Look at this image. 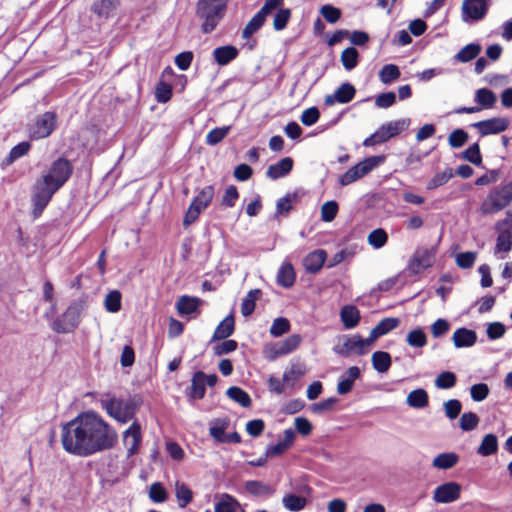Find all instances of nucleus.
<instances>
[{
  "mask_svg": "<svg viewBox=\"0 0 512 512\" xmlns=\"http://www.w3.org/2000/svg\"><path fill=\"white\" fill-rule=\"evenodd\" d=\"M459 461V456L454 452H445L437 455L432 462L434 468L448 470L454 467Z\"/></svg>",
  "mask_w": 512,
  "mask_h": 512,
  "instance_id": "obj_32",
  "label": "nucleus"
},
{
  "mask_svg": "<svg viewBox=\"0 0 512 512\" xmlns=\"http://www.w3.org/2000/svg\"><path fill=\"white\" fill-rule=\"evenodd\" d=\"M85 306L84 300L72 301L66 310L52 322L51 329L60 334L73 332L81 322V314Z\"/></svg>",
  "mask_w": 512,
  "mask_h": 512,
  "instance_id": "obj_5",
  "label": "nucleus"
},
{
  "mask_svg": "<svg viewBox=\"0 0 512 512\" xmlns=\"http://www.w3.org/2000/svg\"><path fill=\"white\" fill-rule=\"evenodd\" d=\"M141 442V425L138 420H134L132 424L123 432V444L127 449L128 458L138 453Z\"/></svg>",
  "mask_w": 512,
  "mask_h": 512,
  "instance_id": "obj_13",
  "label": "nucleus"
},
{
  "mask_svg": "<svg viewBox=\"0 0 512 512\" xmlns=\"http://www.w3.org/2000/svg\"><path fill=\"white\" fill-rule=\"evenodd\" d=\"M72 173V163L64 157H59L51 163L43 177L60 189L70 179Z\"/></svg>",
  "mask_w": 512,
  "mask_h": 512,
  "instance_id": "obj_9",
  "label": "nucleus"
},
{
  "mask_svg": "<svg viewBox=\"0 0 512 512\" xmlns=\"http://www.w3.org/2000/svg\"><path fill=\"white\" fill-rule=\"evenodd\" d=\"M282 505L291 512H299L306 507L307 499L302 495L287 493L282 498Z\"/></svg>",
  "mask_w": 512,
  "mask_h": 512,
  "instance_id": "obj_31",
  "label": "nucleus"
},
{
  "mask_svg": "<svg viewBox=\"0 0 512 512\" xmlns=\"http://www.w3.org/2000/svg\"><path fill=\"white\" fill-rule=\"evenodd\" d=\"M58 126V115L55 111H46L35 116L27 124L26 131L31 140L48 138Z\"/></svg>",
  "mask_w": 512,
  "mask_h": 512,
  "instance_id": "obj_6",
  "label": "nucleus"
},
{
  "mask_svg": "<svg viewBox=\"0 0 512 512\" xmlns=\"http://www.w3.org/2000/svg\"><path fill=\"white\" fill-rule=\"evenodd\" d=\"M290 327L291 325L287 318L278 317L272 322L269 332L271 336L277 338L289 332Z\"/></svg>",
  "mask_w": 512,
  "mask_h": 512,
  "instance_id": "obj_53",
  "label": "nucleus"
},
{
  "mask_svg": "<svg viewBox=\"0 0 512 512\" xmlns=\"http://www.w3.org/2000/svg\"><path fill=\"white\" fill-rule=\"evenodd\" d=\"M372 366L378 373H385L389 370L392 360L391 355L385 351H375L371 357Z\"/></svg>",
  "mask_w": 512,
  "mask_h": 512,
  "instance_id": "obj_35",
  "label": "nucleus"
},
{
  "mask_svg": "<svg viewBox=\"0 0 512 512\" xmlns=\"http://www.w3.org/2000/svg\"><path fill=\"white\" fill-rule=\"evenodd\" d=\"M461 485L450 481L437 486L433 492V500L436 503L448 504L460 498Z\"/></svg>",
  "mask_w": 512,
  "mask_h": 512,
  "instance_id": "obj_16",
  "label": "nucleus"
},
{
  "mask_svg": "<svg viewBox=\"0 0 512 512\" xmlns=\"http://www.w3.org/2000/svg\"><path fill=\"white\" fill-rule=\"evenodd\" d=\"M340 318L345 329H353L360 322V312L354 305H345L341 308Z\"/></svg>",
  "mask_w": 512,
  "mask_h": 512,
  "instance_id": "obj_26",
  "label": "nucleus"
},
{
  "mask_svg": "<svg viewBox=\"0 0 512 512\" xmlns=\"http://www.w3.org/2000/svg\"><path fill=\"white\" fill-rule=\"evenodd\" d=\"M100 406L106 413L117 422L126 424L134 419L142 405L140 396H130L127 399L106 394L100 399Z\"/></svg>",
  "mask_w": 512,
  "mask_h": 512,
  "instance_id": "obj_2",
  "label": "nucleus"
},
{
  "mask_svg": "<svg viewBox=\"0 0 512 512\" xmlns=\"http://www.w3.org/2000/svg\"><path fill=\"white\" fill-rule=\"evenodd\" d=\"M230 129V126L216 127L212 129L206 136V143L211 146L220 143L228 135Z\"/></svg>",
  "mask_w": 512,
  "mask_h": 512,
  "instance_id": "obj_54",
  "label": "nucleus"
},
{
  "mask_svg": "<svg viewBox=\"0 0 512 512\" xmlns=\"http://www.w3.org/2000/svg\"><path fill=\"white\" fill-rule=\"evenodd\" d=\"M119 5L118 0H95L91 5V11L99 18L108 19Z\"/></svg>",
  "mask_w": 512,
  "mask_h": 512,
  "instance_id": "obj_24",
  "label": "nucleus"
},
{
  "mask_svg": "<svg viewBox=\"0 0 512 512\" xmlns=\"http://www.w3.org/2000/svg\"><path fill=\"white\" fill-rule=\"evenodd\" d=\"M172 86L163 81L160 80L156 87H155V98L159 103H166L168 102L172 97Z\"/></svg>",
  "mask_w": 512,
  "mask_h": 512,
  "instance_id": "obj_52",
  "label": "nucleus"
},
{
  "mask_svg": "<svg viewBox=\"0 0 512 512\" xmlns=\"http://www.w3.org/2000/svg\"><path fill=\"white\" fill-rule=\"evenodd\" d=\"M296 199V193H287L284 197L279 198L276 203V215L289 214L293 208L291 203Z\"/></svg>",
  "mask_w": 512,
  "mask_h": 512,
  "instance_id": "obj_55",
  "label": "nucleus"
},
{
  "mask_svg": "<svg viewBox=\"0 0 512 512\" xmlns=\"http://www.w3.org/2000/svg\"><path fill=\"white\" fill-rule=\"evenodd\" d=\"M406 402L412 408L421 409L428 405L429 397L424 389L418 388L408 394Z\"/></svg>",
  "mask_w": 512,
  "mask_h": 512,
  "instance_id": "obj_36",
  "label": "nucleus"
},
{
  "mask_svg": "<svg viewBox=\"0 0 512 512\" xmlns=\"http://www.w3.org/2000/svg\"><path fill=\"white\" fill-rule=\"evenodd\" d=\"M214 512H245V510L236 498L224 493L215 502Z\"/></svg>",
  "mask_w": 512,
  "mask_h": 512,
  "instance_id": "obj_25",
  "label": "nucleus"
},
{
  "mask_svg": "<svg viewBox=\"0 0 512 512\" xmlns=\"http://www.w3.org/2000/svg\"><path fill=\"white\" fill-rule=\"evenodd\" d=\"M479 424V417L474 412H465L461 415L459 426L463 431L474 430Z\"/></svg>",
  "mask_w": 512,
  "mask_h": 512,
  "instance_id": "obj_58",
  "label": "nucleus"
},
{
  "mask_svg": "<svg viewBox=\"0 0 512 512\" xmlns=\"http://www.w3.org/2000/svg\"><path fill=\"white\" fill-rule=\"evenodd\" d=\"M411 124L410 118H403L395 121H390L385 123L384 125L388 129L389 134H391V138L397 136L402 131L406 130Z\"/></svg>",
  "mask_w": 512,
  "mask_h": 512,
  "instance_id": "obj_61",
  "label": "nucleus"
},
{
  "mask_svg": "<svg viewBox=\"0 0 512 512\" xmlns=\"http://www.w3.org/2000/svg\"><path fill=\"white\" fill-rule=\"evenodd\" d=\"M117 431L97 412L88 410L61 425L63 449L77 457H89L112 449Z\"/></svg>",
  "mask_w": 512,
  "mask_h": 512,
  "instance_id": "obj_1",
  "label": "nucleus"
},
{
  "mask_svg": "<svg viewBox=\"0 0 512 512\" xmlns=\"http://www.w3.org/2000/svg\"><path fill=\"white\" fill-rule=\"evenodd\" d=\"M383 160V156H371L365 158L363 161L354 165L339 177L340 185L347 186L362 178L371 172L375 167H377L381 162H383Z\"/></svg>",
  "mask_w": 512,
  "mask_h": 512,
  "instance_id": "obj_8",
  "label": "nucleus"
},
{
  "mask_svg": "<svg viewBox=\"0 0 512 512\" xmlns=\"http://www.w3.org/2000/svg\"><path fill=\"white\" fill-rule=\"evenodd\" d=\"M400 324V320L396 317H387L382 319L374 328V335L384 336L394 330Z\"/></svg>",
  "mask_w": 512,
  "mask_h": 512,
  "instance_id": "obj_44",
  "label": "nucleus"
},
{
  "mask_svg": "<svg viewBox=\"0 0 512 512\" xmlns=\"http://www.w3.org/2000/svg\"><path fill=\"white\" fill-rule=\"evenodd\" d=\"M235 321L232 314L226 316L216 327L213 333V340H224L234 332Z\"/></svg>",
  "mask_w": 512,
  "mask_h": 512,
  "instance_id": "obj_29",
  "label": "nucleus"
},
{
  "mask_svg": "<svg viewBox=\"0 0 512 512\" xmlns=\"http://www.w3.org/2000/svg\"><path fill=\"white\" fill-rule=\"evenodd\" d=\"M31 148V144L28 141H22L12 147L7 157L4 159V164L10 165L19 158L25 156Z\"/></svg>",
  "mask_w": 512,
  "mask_h": 512,
  "instance_id": "obj_42",
  "label": "nucleus"
},
{
  "mask_svg": "<svg viewBox=\"0 0 512 512\" xmlns=\"http://www.w3.org/2000/svg\"><path fill=\"white\" fill-rule=\"evenodd\" d=\"M261 295L260 289L250 290L241 303V313L244 317L250 316L256 307V300Z\"/></svg>",
  "mask_w": 512,
  "mask_h": 512,
  "instance_id": "obj_41",
  "label": "nucleus"
},
{
  "mask_svg": "<svg viewBox=\"0 0 512 512\" xmlns=\"http://www.w3.org/2000/svg\"><path fill=\"white\" fill-rule=\"evenodd\" d=\"M205 373L197 371L193 374L191 379V386L186 390V395L189 401L201 400L206 393V385L203 381Z\"/></svg>",
  "mask_w": 512,
  "mask_h": 512,
  "instance_id": "obj_19",
  "label": "nucleus"
},
{
  "mask_svg": "<svg viewBox=\"0 0 512 512\" xmlns=\"http://www.w3.org/2000/svg\"><path fill=\"white\" fill-rule=\"evenodd\" d=\"M245 489L254 496H270L274 493V489L270 485L258 480L246 481Z\"/></svg>",
  "mask_w": 512,
  "mask_h": 512,
  "instance_id": "obj_37",
  "label": "nucleus"
},
{
  "mask_svg": "<svg viewBox=\"0 0 512 512\" xmlns=\"http://www.w3.org/2000/svg\"><path fill=\"white\" fill-rule=\"evenodd\" d=\"M355 94V87L349 82H344L333 94L327 95L324 102L327 106H332L335 103L347 104L353 100Z\"/></svg>",
  "mask_w": 512,
  "mask_h": 512,
  "instance_id": "obj_17",
  "label": "nucleus"
},
{
  "mask_svg": "<svg viewBox=\"0 0 512 512\" xmlns=\"http://www.w3.org/2000/svg\"><path fill=\"white\" fill-rule=\"evenodd\" d=\"M452 340L456 348L471 347L477 341V334L474 330L461 327L454 332Z\"/></svg>",
  "mask_w": 512,
  "mask_h": 512,
  "instance_id": "obj_23",
  "label": "nucleus"
},
{
  "mask_svg": "<svg viewBox=\"0 0 512 512\" xmlns=\"http://www.w3.org/2000/svg\"><path fill=\"white\" fill-rule=\"evenodd\" d=\"M306 373L305 366L302 364H292L283 373V381L293 385L300 377Z\"/></svg>",
  "mask_w": 512,
  "mask_h": 512,
  "instance_id": "obj_46",
  "label": "nucleus"
},
{
  "mask_svg": "<svg viewBox=\"0 0 512 512\" xmlns=\"http://www.w3.org/2000/svg\"><path fill=\"white\" fill-rule=\"evenodd\" d=\"M436 248H418L411 259L408 262L406 267L407 272L413 275H418L424 270L431 267L435 261Z\"/></svg>",
  "mask_w": 512,
  "mask_h": 512,
  "instance_id": "obj_11",
  "label": "nucleus"
},
{
  "mask_svg": "<svg viewBox=\"0 0 512 512\" xmlns=\"http://www.w3.org/2000/svg\"><path fill=\"white\" fill-rule=\"evenodd\" d=\"M228 420H217L214 425L209 429L210 435L219 443H224L226 438V429L228 427Z\"/></svg>",
  "mask_w": 512,
  "mask_h": 512,
  "instance_id": "obj_60",
  "label": "nucleus"
},
{
  "mask_svg": "<svg viewBox=\"0 0 512 512\" xmlns=\"http://www.w3.org/2000/svg\"><path fill=\"white\" fill-rule=\"evenodd\" d=\"M59 189L56 188L52 183H50L43 176L36 180L33 186L32 193V204H33V214L35 217H38L42 214L43 210L49 204L53 195Z\"/></svg>",
  "mask_w": 512,
  "mask_h": 512,
  "instance_id": "obj_7",
  "label": "nucleus"
},
{
  "mask_svg": "<svg viewBox=\"0 0 512 512\" xmlns=\"http://www.w3.org/2000/svg\"><path fill=\"white\" fill-rule=\"evenodd\" d=\"M400 69L395 64H386L379 71V79L383 84H390L400 77Z\"/></svg>",
  "mask_w": 512,
  "mask_h": 512,
  "instance_id": "obj_43",
  "label": "nucleus"
},
{
  "mask_svg": "<svg viewBox=\"0 0 512 512\" xmlns=\"http://www.w3.org/2000/svg\"><path fill=\"white\" fill-rule=\"evenodd\" d=\"M199 303L200 300L198 298L182 296L177 301V311L180 315H190L198 309Z\"/></svg>",
  "mask_w": 512,
  "mask_h": 512,
  "instance_id": "obj_38",
  "label": "nucleus"
},
{
  "mask_svg": "<svg viewBox=\"0 0 512 512\" xmlns=\"http://www.w3.org/2000/svg\"><path fill=\"white\" fill-rule=\"evenodd\" d=\"M361 377L360 368L357 366L349 367L344 374L339 377L337 384V393L346 395L352 391L354 382Z\"/></svg>",
  "mask_w": 512,
  "mask_h": 512,
  "instance_id": "obj_18",
  "label": "nucleus"
},
{
  "mask_svg": "<svg viewBox=\"0 0 512 512\" xmlns=\"http://www.w3.org/2000/svg\"><path fill=\"white\" fill-rule=\"evenodd\" d=\"M291 17V10L288 8H282L277 11L273 20V28L276 31H281L286 28L289 19Z\"/></svg>",
  "mask_w": 512,
  "mask_h": 512,
  "instance_id": "obj_63",
  "label": "nucleus"
},
{
  "mask_svg": "<svg viewBox=\"0 0 512 512\" xmlns=\"http://www.w3.org/2000/svg\"><path fill=\"white\" fill-rule=\"evenodd\" d=\"M468 133L461 128L453 130L448 137V143L452 148H460L468 141Z\"/></svg>",
  "mask_w": 512,
  "mask_h": 512,
  "instance_id": "obj_59",
  "label": "nucleus"
},
{
  "mask_svg": "<svg viewBox=\"0 0 512 512\" xmlns=\"http://www.w3.org/2000/svg\"><path fill=\"white\" fill-rule=\"evenodd\" d=\"M406 341L411 347L422 348L427 344V336L422 328H416L407 334Z\"/></svg>",
  "mask_w": 512,
  "mask_h": 512,
  "instance_id": "obj_49",
  "label": "nucleus"
},
{
  "mask_svg": "<svg viewBox=\"0 0 512 512\" xmlns=\"http://www.w3.org/2000/svg\"><path fill=\"white\" fill-rule=\"evenodd\" d=\"M491 5V0H463L461 18L464 23H475L482 20Z\"/></svg>",
  "mask_w": 512,
  "mask_h": 512,
  "instance_id": "obj_12",
  "label": "nucleus"
},
{
  "mask_svg": "<svg viewBox=\"0 0 512 512\" xmlns=\"http://www.w3.org/2000/svg\"><path fill=\"white\" fill-rule=\"evenodd\" d=\"M498 451V439L495 434H486L479 447L477 448V453L481 456L487 457L495 454Z\"/></svg>",
  "mask_w": 512,
  "mask_h": 512,
  "instance_id": "obj_34",
  "label": "nucleus"
},
{
  "mask_svg": "<svg viewBox=\"0 0 512 512\" xmlns=\"http://www.w3.org/2000/svg\"><path fill=\"white\" fill-rule=\"evenodd\" d=\"M296 279L295 271L290 262H284L277 272V283L284 288L294 285Z\"/></svg>",
  "mask_w": 512,
  "mask_h": 512,
  "instance_id": "obj_27",
  "label": "nucleus"
},
{
  "mask_svg": "<svg viewBox=\"0 0 512 512\" xmlns=\"http://www.w3.org/2000/svg\"><path fill=\"white\" fill-rule=\"evenodd\" d=\"M456 375L450 371L441 372L435 379V386L438 389H450L456 384Z\"/></svg>",
  "mask_w": 512,
  "mask_h": 512,
  "instance_id": "obj_56",
  "label": "nucleus"
},
{
  "mask_svg": "<svg viewBox=\"0 0 512 512\" xmlns=\"http://www.w3.org/2000/svg\"><path fill=\"white\" fill-rule=\"evenodd\" d=\"M471 127L478 130L481 137L504 132L509 126V120L505 117H494L472 123Z\"/></svg>",
  "mask_w": 512,
  "mask_h": 512,
  "instance_id": "obj_15",
  "label": "nucleus"
},
{
  "mask_svg": "<svg viewBox=\"0 0 512 512\" xmlns=\"http://www.w3.org/2000/svg\"><path fill=\"white\" fill-rule=\"evenodd\" d=\"M175 496L179 507L185 508L193 500L192 490L184 482L175 483Z\"/></svg>",
  "mask_w": 512,
  "mask_h": 512,
  "instance_id": "obj_39",
  "label": "nucleus"
},
{
  "mask_svg": "<svg viewBox=\"0 0 512 512\" xmlns=\"http://www.w3.org/2000/svg\"><path fill=\"white\" fill-rule=\"evenodd\" d=\"M481 52V45L478 43H470L464 46L458 53H456L452 61L454 63H467L475 59Z\"/></svg>",
  "mask_w": 512,
  "mask_h": 512,
  "instance_id": "obj_28",
  "label": "nucleus"
},
{
  "mask_svg": "<svg viewBox=\"0 0 512 512\" xmlns=\"http://www.w3.org/2000/svg\"><path fill=\"white\" fill-rule=\"evenodd\" d=\"M341 62L343 67L350 71L354 69L359 62V53L356 48L348 47L341 54Z\"/></svg>",
  "mask_w": 512,
  "mask_h": 512,
  "instance_id": "obj_45",
  "label": "nucleus"
},
{
  "mask_svg": "<svg viewBox=\"0 0 512 512\" xmlns=\"http://www.w3.org/2000/svg\"><path fill=\"white\" fill-rule=\"evenodd\" d=\"M338 203L334 200L325 202L321 207V219L324 222H331L338 213Z\"/></svg>",
  "mask_w": 512,
  "mask_h": 512,
  "instance_id": "obj_62",
  "label": "nucleus"
},
{
  "mask_svg": "<svg viewBox=\"0 0 512 512\" xmlns=\"http://www.w3.org/2000/svg\"><path fill=\"white\" fill-rule=\"evenodd\" d=\"M301 342V335L292 334L283 341L267 345L264 349L265 357L269 361H274L281 356L288 355L295 351L299 347Z\"/></svg>",
  "mask_w": 512,
  "mask_h": 512,
  "instance_id": "obj_10",
  "label": "nucleus"
},
{
  "mask_svg": "<svg viewBox=\"0 0 512 512\" xmlns=\"http://www.w3.org/2000/svg\"><path fill=\"white\" fill-rule=\"evenodd\" d=\"M453 177V170L446 168L443 172L435 174L427 183V190H434L446 184Z\"/></svg>",
  "mask_w": 512,
  "mask_h": 512,
  "instance_id": "obj_48",
  "label": "nucleus"
},
{
  "mask_svg": "<svg viewBox=\"0 0 512 512\" xmlns=\"http://www.w3.org/2000/svg\"><path fill=\"white\" fill-rule=\"evenodd\" d=\"M226 395L234 402L240 404L242 407L247 408L251 406V398L249 394L240 387L232 386L227 389Z\"/></svg>",
  "mask_w": 512,
  "mask_h": 512,
  "instance_id": "obj_40",
  "label": "nucleus"
},
{
  "mask_svg": "<svg viewBox=\"0 0 512 512\" xmlns=\"http://www.w3.org/2000/svg\"><path fill=\"white\" fill-rule=\"evenodd\" d=\"M239 50L233 45L217 47L213 50V57L219 66H226L237 58Z\"/></svg>",
  "mask_w": 512,
  "mask_h": 512,
  "instance_id": "obj_22",
  "label": "nucleus"
},
{
  "mask_svg": "<svg viewBox=\"0 0 512 512\" xmlns=\"http://www.w3.org/2000/svg\"><path fill=\"white\" fill-rule=\"evenodd\" d=\"M214 197V187L207 185L203 187L198 194L193 198L191 205L198 208L201 212L207 208L212 202Z\"/></svg>",
  "mask_w": 512,
  "mask_h": 512,
  "instance_id": "obj_30",
  "label": "nucleus"
},
{
  "mask_svg": "<svg viewBox=\"0 0 512 512\" xmlns=\"http://www.w3.org/2000/svg\"><path fill=\"white\" fill-rule=\"evenodd\" d=\"M225 4H219L212 0H199L196 7V15L202 21L203 33H211L224 17Z\"/></svg>",
  "mask_w": 512,
  "mask_h": 512,
  "instance_id": "obj_4",
  "label": "nucleus"
},
{
  "mask_svg": "<svg viewBox=\"0 0 512 512\" xmlns=\"http://www.w3.org/2000/svg\"><path fill=\"white\" fill-rule=\"evenodd\" d=\"M461 157L476 166H480L482 164V155L479 144L477 142L473 143L469 148L462 152Z\"/></svg>",
  "mask_w": 512,
  "mask_h": 512,
  "instance_id": "obj_51",
  "label": "nucleus"
},
{
  "mask_svg": "<svg viewBox=\"0 0 512 512\" xmlns=\"http://www.w3.org/2000/svg\"><path fill=\"white\" fill-rule=\"evenodd\" d=\"M327 254L323 249L310 252L303 260V265L308 273L316 274L323 267Z\"/></svg>",
  "mask_w": 512,
  "mask_h": 512,
  "instance_id": "obj_20",
  "label": "nucleus"
},
{
  "mask_svg": "<svg viewBox=\"0 0 512 512\" xmlns=\"http://www.w3.org/2000/svg\"><path fill=\"white\" fill-rule=\"evenodd\" d=\"M122 295L118 290L110 291L104 301L105 309L110 313H116L121 309Z\"/></svg>",
  "mask_w": 512,
  "mask_h": 512,
  "instance_id": "obj_50",
  "label": "nucleus"
},
{
  "mask_svg": "<svg viewBox=\"0 0 512 512\" xmlns=\"http://www.w3.org/2000/svg\"><path fill=\"white\" fill-rule=\"evenodd\" d=\"M293 168V160L291 157L282 158L275 164L268 167L266 176L272 180H277L288 175Z\"/></svg>",
  "mask_w": 512,
  "mask_h": 512,
  "instance_id": "obj_21",
  "label": "nucleus"
},
{
  "mask_svg": "<svg viewBox=\"0 0 512 512\" xmlns=\"http://www.w3.org/2000/svg\"><path fill=\"white\" fill-rule=\"evenodd\" d=\"M334 352L342 357H348L351 354L364 355L366 350L363 349V338L358 335H344L341 345L333 348Z\"/></svg>",
  "mask_w": 512,
  "mask_h": 512,
  "instance_id": "obj_14",
  "label": "nucleus"
},
{
  "mask_svg": "<svg viewBox=\"0 0 512 512\" xmlns=\"http://www.w3.org/2000/svg\"><path fill=\"white\" fill-rule=\"evenodd\" d=\"M512 201V180L492 188L486 198L481 202L480 213L492 215L500 212Z\"/></svg>",
  "mask_w": 512,
  "mask_h": 512,
  "instance_id": "obj_3",
  "label": "nucleus"
},
{
  "mask_svg": "<svg viewBox=\"0 0 512 512\" xmlns=\"http://www.w3.org/2000/svg\"><path fill=\"white\" fill-rule=\"evenodd\" d=\"M474 101L480 105L481 108L490 109L495 105L497 96L488 88H480L475 92Z\"/></svg>",
  "mask_w": 512,
  "mask_h": 512,
  "instance_id": "obj_33",
  "label": "nucleus"
},
{
  "mask_svg": "<svg viewBox=\"0 0 512 512\" xmlns=\"http://www.w3.org/2000/svg\"><path fill=\"white\" fill-rule=\"evenodd\" d=\"M149 498L154 503H163L167 500V491L160 482H155L150 486Z\"/></svg>",
  "mask_w": 512,
  "mask_h": 512,
  "instance_id": "obj_64",
  "label": "nucleus"
},
{
  "mask_svg": "<svg viewBox=\"0 0 512 512\" xmlns=\"http://www.w3.org/2000/svg\"><path fill=\"white\" fill-rule=\"evenodd\" d=\"M388 240L386 231L382 228H378L370 232L368 235V243L375 249L382 248Z\"/></svg>",
  "mask_w": 512,
  "mask_h": 512,
  "instance_id": "obj_57",
  "label": "nucleus"
},
{
  "mask_svg": "<svg viewBox=\"0 0 512 512\" xmlns=\"http://www.w3.org/2000/svg\"><path fill=\"white\" fill-rule=\"evenodd\" d=\"M265 20L260 14L256 13L244 27L242 38L246 40L251 38L264 25Z\"/></svg>",
  "mask_w": 512,
  "mask_h": 512,
  "instance_id": "obj_47",
  "label": "nucleus"
}]
</instances>
